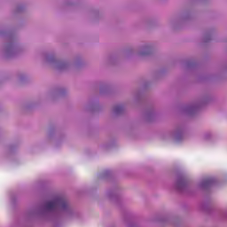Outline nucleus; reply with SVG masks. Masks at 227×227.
Wrapping results in <instances>:
<instances>
[{"label": "nucleus", "mask_w": 227, "mask_h": 227, "mask_svg": "<svg viewBox=\"0 0 227 227\" xmlns=\"http://www.w3.org/2000/svg\"><path fill=\"white\" fill-rule=\"evenodd\" d=\"M59 205L62 207H67V203L65 200H63L62 198H56L55 200H52L51 201H48V203H46V208L48 210H53L54 208H57Z\"/></svg>", "instance_id": "f257e3e1"}]
</instances>
